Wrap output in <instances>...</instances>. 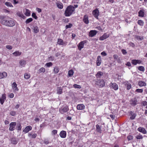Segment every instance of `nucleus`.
<instances>
[{
  "instance_id": "obj_1",
  "label": "nucleus",
  "mask_w": 147,
  "mask_h": 147,
  "mask_svg": "<svg viewBox=\"0 0 147 147\" xmlns=\"http://www.w3.org/2000/svg\"><path fill=\"white\" fill-rule=\"evenodd\" d=\"M75 11V8L73 6L70 5L66 8L64 13L65 16L69 17Z\"/></svg>"
},
{
  "instance_id": "obj_2",
  "label": "nucleus",
  "mask_w": 147,
  "mask_h": 147,
  "mask_svg": "<svg viewBox=\"0 0 147 147\" xmlns=\"http://www.w3.org/2000/svg\"><path fill=\"white\" fill-rule=\"evenodd\" d=\"M2 24L9 27H12L15 25L14 21L11 19H3L1 21Z\"/></svg>"
},
{
  "instance_id": "obj_3",
  "label": "nucleus",
  "mask_w": 147,
  "mask_h": 147,
  "mask_svg": "<svg viewBox=\"0 0 147 147\" xmlns=\"http://www.w3.org/2000/svg\"><path fill=\"white\" fill-rule=\"evenodd\" d=\"M69 110V107L68 106L65 105L59 109V112L61 114H63L67 112Z\"/></svg>"
},
{
  "instance_id": "obj_4",
  "label": "nucleus",
  "mask_w": 147,
  "mask_h": 147,
  "mask_svg": "<svg viewBox=\"0 0 147 147\" xmlns=\"http://www.w3.org/2000/svg\"><path fill=\"white\" fill-rule=\"evenodd\" d=\"M109 86L111 89L117 90L118 89V86L115 83H111L109 84Z\"/></svg>"
},
{
  "instance_id": "obj_5",
  "label": "nucleus",
  "mask_w": 147,
  "mask_h": 147,
  "mask_svg": "<svg viewBox=\"0 0 147 147\" xmlns=\"http://www.w3.org/2000/svg\"><path fill=\"white\" fill-rule=\"evenodd\" d=\"M16 125V122H12L9 124V130L10 131H13L14 130L15 126Z\"/></svg>"
},
{
  "instance_id": "obj_6",
  "label": "nucleus",
  "mask_w": 147,
  "mask_h": 147,
  "mask_svg": "<svg viewBox=\"0 0 147 147\" xmlns=\"http://www.w3.org/2000/svg\"><path fill=\"white\" fill-rule=\"evenodd\" d=\"M86 42V41L84 40L80 42V43L78 45V49L80 51L82 48H83L84 47V45Z\"/></svg>"
},
{
  "instance_id": "obj_7",
  "label": "nucleus",
  "mask_w": 147,
  "mask_h": 147,
  "mask_svg": "<svg viewBox=\"0 0 147 147\" xmlns=\"http://www.w3.org/2000/svg\"><path fill=\"white\" fill-rule=\"evenodd\" d=\"M142 62V61L139 59H134L132 60L131 61V63L133 65H136L137 64H140Z\"/></svg>"
},
{
  "instance_id": "obj_8",
  "label": "nucleus",
  "mask_w": 147,
  "mask_h": 147,
  "mask_svg": "<svg viewBox=\"0 0 147 147\" xmlns=\"http://www.w3.org/2000/svg\"><path fill=\"white\" fill-rule=\"evenodd\" d=\"M97 31L95 30H91L89 33V36L91 37H92L96 35Z\"/></svg>"
},
{
  "instance_id": "obj_9",
  "label": "nucleus",
  "mask_w": 147,
  "mask_h": 147,
  "mask_svg": "<svg viewBox=\"0 0 147 147\" xmlns=\"http://www.w3.org/2000/svg\"><path fill=\"white\" fill-rule=\"evenodd\" d=\"M58 44L60 45H66L67 42L66 41H63L61 39H59L58 40L57 42Z\"/></svg>"
},
{
  "instance_id": "obj_10",
  "label": "nucleus",
  "mask_w": 147,
  "mask_h": 147,
  "mask_svg": "<svg viewBox=\"0 0 147 147\" xmlns=\"http://www.w3.org/2000/svg\"><path fill=\"white\" fill-rule=\"evenodd\" d=\"M6 95L5 94H2L1 98H0V103L3 105L6 99Z\"/></svg>"
},
{
  "instance_id": "obj_11",
  "label": "nucleus",
  "mask_w": 147,
  "mask_h": 147,
  "mask_svg": "<svg viewBox=\"0 0 147 147\" xmlns=\"http://www.w3.org/2000/svg\"><path fill=\"white\" fill-rule=\"evenodd\" d=\"M32 129V127L30 125L26 126L24 129L23 130V131L25 133H27L30 131Z\"/></svg>"
},
{
  "instance_id": "obj_12",
  "label": "nucleus",
  "mask_w": 147,
  "mask_h": 147,
  "mask_svg": "<svg viewBox=\"0 0 147 147\" xmlns=\"http://www.w3.org/2000/svg\"><path fill=\"white\" fill-rule=\"evenodd\" d=\"M60 136L62 138H65L66 136V132L64 131H61L59 134Z\"/></svg>"
},
{
  "instance_id": "obj_13",
  "label": "nucleus",
  "mask_w": 147,
  "mask_h": 147,
  "mask_svg": "<svg viewBox=\"0 0 147 147\" xmlns=\"http://www.w3.org/2000/svg\"><path fill=\"white\" fill-rule=\"evenodd\" d=\"M138 131L144 134H146V131L145 129L142 127H140L138 129Z\"/></svg>"
},
{
  "instance_id": "obj_14",
  "label": "nucleus",
  "mask_w": 147,
  "mask_h": 147,
  "mask_svg": "<svg viewBox=\"0 0 147 147\" xmlns=\"http://www.w3.org/2000/svg\"><path fill=\"white\" fill-rule=\"evenodd\" d=\"M98 9H96L94 10L92 12V14L95 18H98Z\"/></svg>"
},
{
  "instance_id": "obj_15",
  "label": "nucleus",
  "mask_w": 147,
  "mask_h": 147,
  "mask_svg": "<svg viewBox=\"0 0 147 147\" xmlns=\"http://www.w3.org/2000/svg\"><path fill=\"white\" fill-rule=\"evenodd\" d=\"M145 10L144 9L140 10L138 12V16L139 17H143L144 16V13L145 12Z\"/></svg>"
},
{
  "instance_id": "obj_16",
  "label": "nucleus",
  "mask_w": 147,
  "mask_h": 147,
  "mask_svg": "<svg viewBox=\"0 0 147 147\" xmlns=\"http://www.w3.org/2000/svg\"><path fill=\"white\" fill-rule=\"evenodd\" d=\"M85 106L83 104L78 105L77 106V109L79 110H82L84 109Z\"/></svg>"
},
{
  "instance_id": "obj_17",
  "label": "nucleus",
  "mask_w": 147,
  "mask_h": 147,
  "mask_svg": "<svg viewBox=\"0 0 147 147\" xmlns=\"http://www.w3.org/2000/svg\"><path fill=\"white\" fill-rule=\"evenodd\" d=\"M101 63V58L100 56H98L97 58L96 64L97 66H99Z\"/></svg>"
},
{
  "instance_id": "obj_18",
  "label": "nucleus",
  "mask_w": 147,
  "mask_h": 147,
  "mask_svg": "<svg viewBox=\"0 0 147 147\" xmlns=\"http://www.w3.org/2000/svg\"><path fill=\"white\" fill-rule=\"evenodd\" d=\"M124 84L127 87V90H129L131 88V85L128 82H124Z\"/></svg>"
},
{
  "instance_id": "obj_19",
  "label": "nucleus",
  "mask_w": 147,
  "mask_h": 147,
  "mask_svg": "<svg viewBox=\"0 0 147 147\" xmlns=\"http://www.w3.org/2000/svg\"><path fill=\"white\" fill-rule=\"evenodd\" d=\"M7 73L5 72H3L2 73L0 72V79H2L6 77H7Z\"/></svg>"
},
{
  "instance_id": "obj_20",
  "label": "nucleus",
  "mask_w": 147,
  "mask_h": 147,
  "mask_svg": "<svg viewBox=\"0 0 147 147\" xmlns=\"http://www.w3.org/2000/svg\"><path fill=\"white\" fill-rule=\"evenodd\" d=\"M12 88L15 91H18L19 89L17 87V84L16 82H13L12 85Z\"/></svg>"
},
{
  "instance_id": "obj_21",
  "label": "nucleus",
  "mask_w": 147,
  "mask_h": 147,
  "mask_svg": "<svg viewBox=\"0 0 147 147\" xmlns=\"http://www.w3.org/2000/svg\"><path fill=\"white\" fill-rule=\"evenodd\" d=\"M57 93L59 94H62L63 92V89L61 87H58L57 89Z\"/></svg>"
},
{
  "instance_id": "obj_22",
  "label": "nucleus",
  "mask_w": 147,
  "mask_h": 147,
  "mask_svg": "<svg viewBox=\"0 0 147 147\" xmlns=\"http://www.w3.org/2000/svg\"><path fill=\"white\" fill-rule=\"evenodd\" d=\"M83 22L86 24H87L89 23V21L88 19V17L86 15L84 16L83 19Z\"/></svg>"
},
{
  "instance_id": "obj_23",
  "label": "nucleus",
  "mask_w": 147,
  "mask_h": 147,
  "mask_svg": "<svg viewBox=\"0 0 147 147\" xmlns=\"http://www.w3.org/2000/svg\"><path fill=\"white\" fill-rule=\"evenodd\" d=\"M16 14L18 16L20 17H21L24 19H25L26 18V17L22 13L20 12H18Z\"/></svg>"
},
{
  "instance_id": "obj_24",
  "label": "nucleus",
  "mask_w": 147,
  "mask_h": 147,
  "mask_svg": "<svg viewBox=\"0 0 147 147\" xmlns=\"http://www.w3.org/2000/svg\"><path fill=\"white\" fill-rule=\"evenodd\" d=\"M138 85L140 86H144L146 85V83L142 81H140L139 82Z\"/></svg>"
},
{
  "instance_id": "obj_25",
  "label": "nucleus",
  "mask_w": 147,
  "mask_h": 147,
  "mask_svg": "<svg viewBox=\"0 0 147 147\" xmlns=\"http://www.w3.org/2000/svg\"><path fill=\"white\" fill-rule=\"evenodd\" d=\"M109 34H104L102 36V40L107 38L109 36Z\"/></svg>"
},
{
  "instance_id": "obj_26",
  "label": "nucleus",
  "mask_w": 147,
  "mask_h": 147,
  "mask_svg": "<svg viewBox=\"0 0 147 147\" xmlns=\"http://www.w3.org/2000/svg\"><path fill=\"white\" fill-rule=\"evenodd\" d=\"M57 7L59 9H62L63 8V4L60 2H59L56 3Z\"/></svg>"
},
{
  "instance_id": "obj_27",
  "label": "nucleus",
  "mask_w": 147,
  "mask_h": 147,
  "mask_svg": "<svg viewBox=\"0 0 147 147\" xmlns=\"http://www.w3.org/2000/svg\"><path fill=\"white\" fill-rule=\"evenodd\" d=\"M130 103L131 104L135 105L137 104V100L135 98L131 99L130 101Z\"/></svg>"
},
{
  "instance_id": "obj_28",
  "label": "nucleus",
  "mask_w": 147,
  "mask_h": 147,
  "mask_svg": "<svg viewBox=\"0 0 147 147\" xmlns=\"http://www.w3.org/2000/svg\"><path fill=\"white\" fill-rule=\"evenodd\" d=\"M11 143L13 144H16L18 141L16 140V139L14 138H13L11 139Z\"/></svg>"
},
{
  "instance_id": "obj_29",
  "label": "nucleus",
  "mask_w": 147,
  "mask_h": 147,
  "mask_svg": "<svg viewBox=\"0 0 147 147\" xmlns=\"http://www.w3.org/2000/svg\"><path fill=\"white\" fill-rule=\"evenodd\" d=\"M22 54L21 52H19V51H16L15 52H14L12 53V54L13 55L15 56H20Z\"/></svg>"
},
{
  "instance_id": "obj_30",
  "label": "nucleus",
  "mask_w": 147,
  "mask_h": 147,
  "mask_svg": "<svg viewBox=\"0 0 147 147\" xmlns=\"http://www.w3.org/2000/svg\"><path fill=\"white\" fill-rule=\"evenodd\" d=\"M22 126L21 123H20L17 124L16 129L18 131H20L21 130Z\"/></svg>"
},
{
  "instance_id": "obj_31",
  "label": "nucleus",
  "mask_w": 147,
  "mask_h": 147,
  "mask_svg": "<svg viewBox=\"0 0 147 147\" xmlns=\"http://www.w3.org/2000/svg\"><path fill=\"white\" fill-rule=\"evenodd\" d=\"M33 30L34 32L35 33H37L39 31L38 28L36 26H34Z\"/></svg>"
},
{
  "instance_id": "obj_32",
  "label": "nucleus",
  "mask_w": 147,
  "mask_h": 147,
  "mask_svg": "<svg viewBox=\"0 0 147 147\" xmlns=\"http://www.w3.org/2000/svg\"><path fill=\"white\" fill-rule=\"evenodd\" d=\"M25 14L27 16H29L30 15V11L28 9H26Z\"/></svg>"
},
{
  "instance_id": "obj_33",
  "label": "nucleus",
  "mask_w": 147,
  "mask_h": 147,
  "mask_svg": "<svg viewBox=\"0 0 147 147\" xmlns=\"http://www.w3.org/2000/svg\"><path fill=\"white\" fill-rule=\"evenodd\" d=\"M26 61L25 60H20L19 62V63L21 66H23L26 64Z\"/></svg>"
},
{
  "instance_id": "obj_34",
  "label": "nucleus",
  "mask_w": 147,
  "mask_h": 147,
  "mask_svg": "<svg viewBox=\"0 0 147 147\" xmlns=\"http://www.w3.org/2000/svg\"><path fill=\"white\" fill-rule=\"evenodd\" d=\"M30 77V75L29 74H28L27 73H26L24 74V78L26 79H29Z\"/></svg>"
},
{
  "instance_id": "obj_35",
  "label": "nucleus",
  "mask_w": 147,
  "mask_h": 147,
  "mask_svg": "<svg viewBox=\"0 0 147 147\" xmlns=\"http://www.w3.org/2000/svg\"><path fill=\"white\" fill-rule=\"evenodd\" d=\"M74 74V71L72 69L69 70L68 72V74L69 76L71 77Z\"/></svg>"
},
{
  "instance_id": "obj_36",
  "label": "nucleus",
  "mask_w": 147,
  "mask_h": 147,
  "mask_svg": "<svg viewBox=\"0 0 147 147\" xmlns=\"http://www.w3.org/2000/svg\"><path fill=\"white\" fill-rule=\"evenodd\" d=\"M138 24L141 26H143L144 25V22L141 20H139L138 22Z\"/></svg>"
},
{
  "instance_id": "obj_37",
  "label": "nucleus",
  "mask_w": 147,
  "mask_h": 147,
  "mask_svg": "<svg viewBox=\"0 0 147 147\" xmlns=\"http://www.w3.org/2000/svg\"><path fill=\"white\" fill-rule=\"evenodd\" d=\"M59 71V68L57 67H55L54 69V73L55 74L57 73Z\"/></svg>"
},
{
  "instance_id": "obj_38",
  "label": "nucleus",
  "mask_w": 147,
  "mask_h": 147,
  "mask_svg": "<svg viewBox=\"0 0 147 147\" xmlns=\"http://www.w3.org/2000/svg\"><path fill=\"white\" fill-rule=\"evenodd\" d=\"M138 70L140 71H144L145 70V68L143 66H140L138 67Z\"/></svg>"
},
{
  "instance_id": "obj_39",
  "label": "nucleus",
  "mask_w": 147,
  "mask_h": 147,
  "mask_svg": "<svg viewBox=\"0 0 147 147\" xmlns=\"http://www.w3.org/2000/svg\"><path fill=\"white\" fill-rule=\"evenodd\" d=\"M33 21V19L31 18H30L26 20V24H28L32 22Z\"/></svg>"
},
{
  "instance_id": "obj_40",
  "label": "nucleus",
  "mask_w": 147,
  "mask_h": 147,
  "mask_svg": "<svg viewBox=\"0 0 147 147\" xmlns=\"http://www.w3.org/2000/svg\"><path fill=\"white\" fill-rule=\"evenodd\" d=\"M136 138L137 139H142L143 138V137L142 135L140 134L139 135H137L136 137Z\"/></svg>"
},
{
  "instance_id": "obj_41",
  "label": "nucleus",
  "mask_w": 147,
  "mask_h": 147,
  "mask_svg": "<svg viewBox=\"0 0 147 147\" xmlns=\"http://www.w3.org/2000/svg\"><path fill=\"white\" fill-rule=\"evenodd\" d=\"M73 87L76 88H81V86L79 85L74 84L73 85Z\"/></svg>"
},
{
  "instance_id": "obj_42",
  "label": "nucleus",
  "mask_w": 147,
  "mask_h": 147,
  "mask_svg": "<svg viewBox=\"0 0 147 147\" xmlns=\"http://www.w3.org/2000/svg\"><path fill=\"white\" fill-rule=\"evenodd\" d=\"M16 112L13 111H11L9 113V114L11 116H14L16 114Z\"/></svg>"
},
{
  "instance_id": "obj_43",
  "label": "nucleus",
  "mask_w": 147,
  "mask_h": 147,
  "mask_svg": "<svg viewBox=\"0 0 147 147\" xmlns=\"http://www.w3.org/2000/svg\"><path fill=\"white\" fill-rule=\"evenodd\" d=\"M101 76V72H98L96 75V76L97 78H100Z\"/></svg>"
},
{
  "instance_id": "obj_44",
  "label": "nucleus",
  "mask_w": 147,
  "mask_h": 147,
  "mask_svg": "<svg viewBox=\"0 0 147 147\" xmlns=\"http://www.w3.org/2000/svg\"><path fill=\"white\" fill-rule=\"evenodd\" d=\"M96 127L97 131L100 133V128L99 126V125H96Z\"/></svg>"
},
{
  "instance_id": "obj_45",
  "label": "nucleus",
  "mask_w": 147,
  "mask_h": 147,
  "mask_svg": "<svg viewBox=\"0 0 147 147\" xmlns=\"http://www.w3.org/2000/svg\"><path fill=\"white\" fill-rule=\"evenodd\" d=\"M38 71L40 73L42 72H44L45 71V69L43 67H42Z\"/></svg>"
},
{
  "instance_id": "obj_46",
  "label": "nucleus",
  "mask_w": 147,
  "mask_h": 147,
  "mask_svg": "<svg viewBox=\"0 0 147 147\" xmlns=\"http://www.w3.org/2000/svg\"><path fill=\"white\" fill-rule=\"evenodd\" d=\"M52 63L51 62H50L46 63L45 65L47 66V67H50L52 66Z\"/></svg>"
},
{
  "instance_id": "obj_47",
  "label": "nucleus",
  "mask_w": 147,
  "mask_h": 147,
  "mask_svg": "<svg viewBox=\"0 0 147 147\" xmlns=\"http://www.w3.org/2000/svg\"><path fill=\"white\" fill-rule=\"evenodd\" d=\"M136 38L137 40H142L143 39V36H137Z\"/></svg>"
},
{
  "instance_id": "obj_48",
  "label": "nucleus",
  "mask_w": 147,
  "mask_h": 147,
  "mask_svg": "<svg viewBox=\"0 0 147 147\" xmlns=\"http://www.w3.org/2000/svg\"><path fill=\"white\" fill-rule=\"evenodd\" d=\"M32 17L34 18L36 20L38 18L37 17L36 15V13H32Z\"/></svg>"
},
{
  "instance_id": "obj_49",
  "label": "nucleus",
  "mask_w": 147,
  "mask_h": 147,
  "mask_svg": "<svg viewBox=\"0 0 147 147\" xmlns=\"http://www.w3.org/2000/svg\"><path fill=\"white\" fill-rule=\"evenodd\" d=\"M54 59L55 58L54 57L51 56L49 57V61H52L54 60Z\"/></svg>"
},
{
  "instance_id": "obj_50",
  "label": "nucleus",
  "mask_w": 147,
  "mask_h": 147,
  "mask_svg": "<svg viewBox=\"0 0 147 147\" xmlns=\"http://www.w3.org/2000/svg\"><path fill=\"white\" fill-rule=\"evenodd\" d=\"M72 26V24H71L69 23V24L66 25L65 26V28L67 29L68 28H71Z\"/></svg>"
},
{
  "instance_id": "obj_51",
  "label": "nucleus",
  "mask_w": 147,
  "mask_h": 147,
  "mask_svg": "<svg viewBox=\"0 0 147 147\" xmlns=\"http://www.w3.org/2000/svg\"><path fill=\"white\" fill-rule=\"evenodd\" d=\"M136 92L138 93H142L143 92V90L141 89H137L136 90Z\"/></svg>"
},
{
  "instance_id": "obj_52",
  "label": "nucleus",
  "mask_w": 147,
  "mask_h": 147,
  "mask_svg": "<svg viewBox=\"0 0 147 147\" xmlns=\"http://www.w3.org/2000/svg\"><path fill=\"white\" fill-rule=\"evenodd\" d=\"M127 138L128 140L129 141L132 140L133 138V137L131 135H129L127 136Z\"/></svg>"
},
{
  "instance_id": "obj_53",
  "label": "nucleus",
  "mask_w": 147,
  "mask_h": 147,
  "mask_svg": "<svg viewBox=\"0 0 147 147\" xmlns=\"http://www.w3.org/2000/svg\"><path fill=\"white\" fill-rule=\"evenodd\" d=\"M57 131L56 130H53L52 131V134L53 135H55L57 134Z\"/></svg>"
},
{
  "instance_id": "obj_54",
  "label": "nucleus",
  "mask_w": 147,
  "mask_h": 147,
  "mask_svg": "<svg viewBox=\"0 0 147 147\" xmlns=\"http://www.w3.org/2000/svg\"><path fill=\"white\" fill-rule=\"evenodd\" d=\"M5 4L8 6L11 7L12 6V4L10 2H6Z\"/></svg>"
},
{
  "instance_id": "obj_55",
  "label": "nucleus",
  "mask_w": 147,
  "mask_h": 147,
  "mask_svg": "<svg viewBox=\"0 0 147 147\" xmlns=\"http://www.w3.org/2000/svg\"><path fill=\"white\" fill-rule=\"evenodd\" d=\"M6 48L7 49H10V50L12 49V47L11 46L9 45L6 46Z\"/></svg>"
},
{
  "instance_id": "obj_56",
  "label": "nucleus",
  "mask_w": 147,
  "mask_h": 147,
  "mask_svg": "<svg viewBox=\"0 0 147 147\" xmlns=\"http://www.w3.org/2000/svg\"><path fill=\"white\" fill-rule=\"evenodd\" d=\"M101 82V80L100 79H98L96 81V84H98V83H99L100 86V83Z\"/></svg>"
},
{
  "instance_id": "obj_57",
  "label": "nucleus",
  "mask_w": 147,
  "mask_h": 147,
  "mask_svg": "<svg viewBox=\"0 0 147 147\" xmlns=\"http://www.w3.org/2000/svg\"><path fill=\"white\" fill-rule=\"evenodd\" d=\"M136 117V115L135 114H134L132 115L130 117V119H134Z\"/></svg>"
},
{
  "instance_id": "obj_58",
  "label": "nucleus",
  "mask_w": 147,
  "mask_h": 147,
  "mask_svg": "<svg viewBox=\"0 0 147 147\" xmlns=\"http://www.w3.org/2000/svg\"><path fill=\"white\" fill-rule=\"evenodd\" d=\"M121 52L123 55H125L127 53L125 49H122L121 50Z\"/></svg>"
},
{
  "instance_id": "obj_59",
  "label": "nucleus",
  "mask_w": 147,
  "mask_h": 147,
  "mask_svg": "<svg viewBox=\"0 0 147 147\" xmlns=\"http://www.w3.org/2000/svg\"><path fill=\"white\" fill-rule=\"evenodd\" d=\"M113 57L114 59L116 60V59H117L119 58L118 56L117 55H114L113 56Z\"/></svg>"
},
{
  "instance_id": "obj_60",
  "label": "nucleus",
  "mask_w": 147,
  "mask_h": 147,
  "mask_svg": "<svg viewBox=\"0 0 147 147\" xmlns=\"http://www.w3.org/2000/svg\"><path fill=\"white\" fill-rule=\"evenodd\" d=\"M129 45L130 46L132 47H134L135 46V45L133 43V42H131L129 43Z\"/></svg>"
},
{
  "instance_id": "obj_61",
  "label": "nucleus",
  "mask_w": 147,
  "mask_h": 147,
  "mask_svg": "<svg viewBox=\"0 0 147 147\" xmlns=\"http://www.w3.org/2000/svg\"><path fill=\"white\" fill-rule=\"evenodd\" d=\"M37 136V134H34L32 135V138H35Z\"/></svg>"
},
{
  "instance_id": "obj_62",
  "label": "nucleus",
  "mask_w": 147,
  "mask_h": 147,
  "mask_svg": "<svg viewBox=\"0 0 147 147\" xmlns=\"http://www.w3.org/2000/svg\"><path fill=\"white\" fill-rule=\"evenodd\" d=\"M14 94L13 93H11L9 95V97L11 98H13L14 97Z\"/></svg>"
},
{
  "instance_id": "obj_63",
  "label": "nucleus",
  "mask_w": 147,
  "mask_h": 147,
  "mask_svg": "<svg viewBox=\"0 0 147 147\" xmlns=\"http://www.w3.org/2000/svg\"><path fill=\"white\" fill-rule=\"evenodd\" d=\"M44 143L46 144H49V142L48 140H44Z\"/></svg>"
},
{
  "instance_id": "obj_64",
  "label": "nucleus",
  "mask_w": 147,
  "mask_h": 147,
  "mask_svg": "<svg viewBox=\"0 0 147 147\" xmlns=\"http://www.w3.org/2000/svg\"><path fill=\"white\" fill-rule=\"evenodd\" d=\"M36 10L38 13H40L41 12V9L39 8H37Z\"/></svg>"
}]
</instances>
